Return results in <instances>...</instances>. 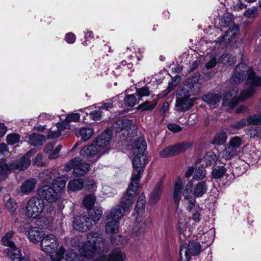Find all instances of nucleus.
Listing matches in <instances>:
<instances>
[{
  "label": "nucleus",
  "mask_w": 261,
  "mask_h": 261,
  "mask_svg": "<svg viewBox=\"0 0 261 261\" xmlns=\"http://www.w3.org/2000/svg\"><path fill=\"white\" fill-rule=\"evenodd\" d=\"M190 146L191 144L187 142L179 143L165 147L160 152V155L163 158H169L186 151Z\"/></svg>",
  "instance_id": "f8f14e48"
},
{
  "label": "nucleus",
  "mask_w": 261,
  "mask_h": 261,
  "mask_svg": "<svg viewBox=\"0 0 261 261\" xmlns=\"http://www.w3.org/2000/svg\"><path fill=\"white\" fill-rule=\"evenodd\" d=\"M73 169V174L75 176H81L86 174L89 170L90 166L88 163L84 162L79 157L70 160L64 167L66 171Z\"/></svg>",
  "instance_id": "6e6552de"
},
{
  "label": "nucleus",
  "mask_w": 261,
  "mask_h": 261,
  "mask_svg": "<svg viewBox=\"0 0 261 261\" xmlns=\"http://www.w3.org/2000/svg\"><path fill=\"white\" fill-rule=\"evenodd\" d=\"M177 83L176 82V80L172 79V81L169 83L167 88L164 91V95L165 96L167 95L171 91L173 90L175 87L177 86Z\"/></svg>",
  "instance_id": "4d7b16f0"
},
{
  "label": "nucleus",
  "mask_w": 261,
  "mask_h": 261,
  "mask_svg": "<svg viewBox=\"0 0 261 261\" xmlns=\"http://www.w3.org/2000/svg\"><path fill=\"white\" fill-rule=\"evenodd\" d=\"M95 201V197L92 194L87 195L83 200V205L87 208H90L93 205Z\"/></svg>",
  "instance_id": "49530a36"
},
{
  "label": "nucleus",
  "mask_w": 261,
  "mask_h": 261,
  "mask_svg": "<svg viewBox=\"0 0 261 261\" xmlns=\"http://www.w3.org/2000/svg\"><path fill=\"white\" fill-rule=\"evenodd\" d=\"M146 146V143L142 138H139L136 142L135 146L132 148V152L135 155L133 161L134 168H144L147 162L145 153Z\"/></svg>",
  "instance_id": "0eeeda50"
},
{
  "label": "nucleus",
  "mask_w": 261,
  "mask_h": 261,
  "mask_svg": "<svg viewBox=\"0 0 261 261\" xmlns=\"http://www.w3.org/2000/svg\"><path fill=\"white\" fill-rule=\"evenodd\" d=\"M88 213L93 221H97L100 219L102 212L100 208L95 207L90 210Z\"/></svg>",
  "instance_id": "79ce46f5"
},
{
  "label": "nucleus",
  "mask_w": 261,
  "mask_h": 261,
  "mask_svg": "<svg viewBox=\"0 0 261 261\" xmlns=\"http://www.w3.org/2000/svg\"><path fill=\"white\" fill-rule=\"evenodd\" d=\"M75 36L72 33H67L65 36L66 41L69 43H73L75 41Z\"/></svg>",
  "instance_id": "774afa93"
},
{
  "label": "nucleus",
  "mask_w": 261,
  "mask_h": 261,
  "mask_svg": "<svg viewBox=\"0 0 261 261\" xmlns=\"http://www.w3.org/2000/svg\"><path fill=\"white\" fill-rule=\"evenodd\" d=\"M221 96L219 93H208L202 97V100L209 105H214L218 102Z\"/></svg>",
  "instance_id": "2f4dec72"
},
{
  "label": "nucleus",
  "mask_w": 261,
  "mask_h": 261,
  "mask_svg": "<svg viewBox=\"0 0 261 261\" xmlns=\"http://www.w3.org/2000/svg\"><path fill=\"white\" fill-rule=\"evenodd\" d=\"M244 63L239 64L231 76L232 85L224 95L222 104L233 108L238 103L252 97L256 89L261 86V77L256 76L251 69L246 70Z\"/></svg>",
  "instance_id": "f257e3e1"
},
{
  "label": "nucleus",
  "mask_w": 261,
  "mask_h": 261,
  "mask_svg": "<svg viewBox=\"0 0 261 261\" xmlns=\"http://www.w3.org/2000/svg\"><path fill=\"white\" fill-rule=\"evenodd\" d=\"M33 164L37 166H43L42 162V156L41 154H38L33 161Z\"/></svg>",
  "instance_id": "69168bd1"
},
{
  "label": "nucleus",
  "mask_w": 261,
  "mask_h": 261,
  "mask_svg": "<svg viewBox=\"0 0 261 261\" xmlns=\"http://www.w3.org/2000/svg\"><path fill=\"white\" fill-rule=\"evenodd\" d=\"M200 244L195 242H189L187 246L183 244L180 247L181 250L187 251V253L191 255H198L200 252Z\"/></svg>",
  "instance_id": "b1692460"
},
{
  "label": "nucleus",
  "mask_w": 261,
  "mask_h": 261,
  "mask_svg": "<svg viewBox=\"0 0 261 261\" xmlns=\"http://www.w3.org/2000/svg\"><path fill=\"white\" fill-rule=\"evenodd\" d=\"M242 143V139L238 136H235L231 138L228 145L237 149V148H239L241 146Z\"/></svg>",
  "instance_id": "5fc2aeb1"
},
{
  "label": "nucleus",
  "mask_w": 261,
  "mask_h": 261,
  "mask_svg": "<svg viewBox=\"0 0 261 261\" xmlns=\"http://www.w3.org/2000/svg\"><path fill=\"white\" fill-rule=\"evenodd\" d=\"M87 241L85 242H80L77 245V248L79 251L81 253V255H78L75 253H74L72 250L68 251L66 255V261H85V259L86 258L88 260H91L92 261V259L90 258L87 257L85 256L82 253L80 252L79 248L80 246L82 245L83 244H87Z\"/></svg>",
  "instance_id": "4be33fe9"
},
{
  "label": "nucleus",
  "mask_w": 261,
  "mask_h": 261,
  "mask_svg": "<svg viewBox=\"0 0 261 261\" xmlns=\"http://www.w3.org/2000/svg\"><path fill=\"white\" fill-rule=\"evenodd\" d=\"M143 171L144 168H134V170L130 178L131 182L129 184L128 186H130L131 185H132L131 188H136V190H138L139 185V180L141 177V175H142Z\"/></svg>",
  "instance_id": "5701e85b"
},
{
  "label": "nucleus",
  "mask_w": 261,
  "mask_h": 261,
  "mask_svg": "<svg viewBox=\"0 0 261 261\" xmlns=\"http://www.w3.org/2000/svg\"><path fill=\"white\" fill-rule=\"evenodd\" d=\"M14 233V231L11 230L5 234L2 239V241L4 245L8 246L9 248L15 246L14 242L12 241Z\"/></svg>",
  "instance_id": "c9c22d12"
},
{
  "label": "nucleus",
  "mask_w": 261,
  "mask_h": 261,
  "mask_svg": "<svg viewBox=\"0 0 261 261\" xmlns=\"http://www.w3.org/2000/svg\"><path fill=\"white\" fill-rule=\"evenodd\" d=\"M204 160L206 165L211 166L216 163L217 160V157L214 152L210 151L206 154Z\"/></svg>",
  "instance_id": "37998d69"
},
{
  "label": "nucleus",
  "mask_w": 261,
  "mask_h": 261,
  "mask_svg": "<svg viewBox=\"0 0 261 261\" xmlns=\"http://www.w3.org/2000/svg\"><path fill=\"white\" fill-rule=\"evenodd\" d=\"M44 200L38 197L30 199L24 208V214L28 218L36 219L43 213L45 208Z\"/></svg>",
  "instance_id": "39448f33"
},
{
  "label": "nucleus",
  "mask_w": 261,
  "mask_h": 261,
  "mask_svg": "<svg viewBox=\"0 0 261 261\" xmlns=\"http://www.w3.org/2000/svg\"><path fill=\"white\" fill-rule=\"evenodd\" d=\"M6 206L10 213L14 214L17 208V204L14 199L9 198L6 202Z\"/></svg>",
  "instance_id": "c03bdc74"
},
{
  "label": "nucleus",
  "mask_w": 261,
  "mask_h": 261,
  "mask_svg": "<svg viewBox=\"0 0 261 261\" xmlns=\"http://www.w3.org/2000/svg\"><path fill=\"white\" fill-rule=\"evenodd\" d=\"M45 141L44 136L34 134L29 136L30 143L34 146L41 145Z\"/></svg>",
  "instance_id": "f704fd0d"
},
{
  "label": "nucleus",
  "mask_w": 261,
  "mask_h": 261,
  "mask_svg": "<svg viewBox=\"0 0 261 261\" xmlns=\"http://www.w3.org/2000/svg\"><path fill=\"white\" fill-rule=\"evenodd\" d=\"M226 171L224 166H217L213 169L212 172L213 176L215 178L222 177Z\"/></svg>",
  "instance_id": "a18cd8bd"
},
{
  "label": "nucleus",
  "mask_w": 261,
  "mask_h": 261,
  "mask_svg": "<svg viewBox=\"0 0 261 261\" xmlns=\"http://www.w3.org/2000/svg\"><path fill=\"white\" fill-rule=\"evenodd\" d=\"M119 128L122 132L123 136H128L132 135L136 126L133 124V121L128 119H123L118 122Z\"/></svg>",
  "instance_id": "6ab92c4d"
},
{
  "label": "nucleus",
  "mask_w": 261,
  "mask_h": 261,
  "mask_svg": "<svg viewBox=\"0 0 261 261\" xmlns=\"http://www.w3.org/2000/svg\"><path fill=\"white\" fill-rule=\"evenodd\" d=\"M37 181L35 178H29L25 180L21 185L20 190L25 195L31 194L35 189Z\"/></svg>",
  "instance_id": "412c9836"
},
{
  "label": "nucleus",
  "mask_w": 261,
  "mask_h": 261,
  "mask_svg": "<svg viewBox=\"0 0 261 261\" xmlns=\"http://www.w3.org/2000/svg\"><path fill=\"white\" fill-rule=\"evenodd\" d=\"M261 132V128L259 126H250L248 130L247 134L252 138H257Z\"/></svg>",
  "instance_id": "09e8293b"
},
{
  "label": "nucleus",
  "mask_w": 261,
  "mask_h": 261,
  "mask_svg": "<svg viewBox=\"0 0 261 261\" xmlns=\"http://www.w3.org/2000/svg\"><path fill=\"white\" fill-rule=\"evenodd\" d=\"M93 135V130L89 127H83L80 129L77 137H81L83 141L88 140Z\"/></svg>",
  "instance_id": "e433bc0d"
},
{
  "label": "nucleus",
  "mask_w": 261,
  "mask_h": 261,
  "mask_svg": "<svg viewBox=\"0 0 261 261\" xmlns=\"http://www.w3.org/2000/svg\"><path fill=\"white\" fill-rule=\"evenodd\" d=\"M80 118V115L79 113H71L67 115L66 121L67 122L78 121Z\"/></svg>",
  "instance_id": "13d9d810"
},
{
  "label": "nucleus",
  "mask_w": 261,
  "mask_h": 261,
  "mask_svg": "<svg viewBox=\"0 0 261 261\" xmlns=\"http://www.w3.org/2000/svg\"><path fill=\"white\" fill-rule=\"evenodd\" d=\"M105 240L97 232L87 234V243L80 246V251L85 256L92 259V261H123L125 253L120 248L114 249L109 257L103 254Z\"/></svg>",
  "instance_id": "f03ea898"
},
{
  "label": "nucleus",
  "mask_w": 261,
  "mask_h": 261,
  "mask_svg": "<svg viewBox=\"0 0 261 261\" xmlns=\"http://www.w3.org/2000/svg\"><path fill=\"white\" fill-rule=\"evenodd\" d=\"M40 246L43 251L49 254L51 258L55 257L57 261H60L63 258L65 249L60 247L57 250L58 243L57 239L54 234H46L42 240Z\"/></svg>",
  "instance_id": "20e7f679"
},
{
  "label": "nucleus",
  "mask_w": 261,
  "mask_h": 261,
  "mask_svg": "<svg viewBox=\"0 0 261 261\" xmlns=\"http://www.w3.org/2000/svg\"><path fill=\"white\" fill-rule=\"evenodd\" d=\"M111 139V131L109 130H105L101 135L97 137L96 144L94 145L97 146L98 150H102L103 154H105L109 150L107 146Z\"/></svg>",
  "instance_id": "2eb2a0df"
},
{
  "label": "nucleus",
  "mask_w": 261,
  "mask_h": 261,
  "mask_svg": "<svg viewBox=\"0 0 261 261\" xmlns=\"http://www.w3.org/2000/svg\"><path fill=\"white\" fill-rule=\"evenodd\" d=\"M199 91V84H188L177 91L176 95L175 110L178 112H184L189 110L193 106L195 98L192 96Z\"/></svg>",
  "instance_id": "7ed1b4c3"
},
{
  "label": "nucleus",
  "mask_w": 261,
  "mask_h": 261,
  "mask_svg": "<svg viewBox=\"0 0 261 261\" xmlns=\"http://www.w3.org/2000/svg\"><path fill=\"white\" fill-rule=\"evenodd\" d=\"M207 186L204 181L198 182L195 186L193 190V194L196 197H200L206 193Z\"/></svg>",
  "instance_id": "7c9ffc66"
},
{
  "label": "nucleus",
  "mask_w": 261,
  "mask_h": 261,
  "mask_svg": "<svg viewBox=\"0 0 261 261\" xmlns=\"http://www.w3.org/2000/svg\"><path fill=\"white\" fill-rule=\"evenodd\" d=\"M227 140V136L226 133L223 131H221L216 134L214 139L212 141V143L216 145H222L224 144Z\"/></svg>",
  "instance_id": "58836bf2"
},
{
  "label": "nucleus",
  "mask_w": 261,
  "mask_h": 261,
  "mask_svg": "<svg viewBox=\"0 0 261 261\" xmlns=\"http://www.w3.org/2000/svg\"><path fill=\"white\" fill-rule=\"evenodd\" d=\"M176 213L178 218V228L179 239L182 242L186 241L191 235V232L188 227L190 218L185 215L180 210L177 208Z\"/></svg>",
  "instance_id": "9d476101"
},
{
  "label": "nucleus",
  "mask_w": 261,
  "mask_h": 261,
  "mask_svg": "<svg viewBox=\"0 0 261 261\" xmlns=\"http://www.w3.org/2000/svg\"><path fill=\"white\" fill-rule=\"evenodd\" d=\"M144 203L142 202L137 201L135 210L138 215L140 212L143 210ZM151 223V220L148 217H142L137 216L134 226L132 229V234L134 236H138L144 234L146 229L150 225Z\"/></svg>",
  "instance_id": "423d86ee"
},
{
  "label": "nucleus",
  "mask_w": 261,
  "mask_h": 261,
  "mask_svg": "<svg viewBox=\"0 0 261 261\" xmlns=\"http://www.w3.org/2000/svg\"><path fill=\"white\" fill-rule=\"evenodd\" d=\"M141 100L139 96L135 93L126 95L124 99V102L126 106L133 107L138 104Z\"/></svg>",
  "instance_id": "473e14b6"
},
{
  "label": "nucleus",
  "mask_w": 261,
  "mask_h": 261,
  "mask_svg": "<svg viewBox=\"0 0 261 261\" xmlns=\"http://www.w3.org/2000/svg\"><path fill=\"white\" fill-rule=\"evenodd\" d=\"M180 260L179 261H190V255L187 253V251H183L180 249L179 251Z\"/></svg>",
  "instance_id": "680f3d73"
},
{
  "label": "nucleus",
  "mask_w": 261,
  "mask_h": 261,
  "mask_svg": "<svg viewBox=\"0 0 261 261\" xmlns=\"http://www.w3.org/2000/svg\"><path fill=\"white\" fill-rule=\"evenodd\" d=\"M257 8L253 7L247 9L244 13V15L248 18L252 17L256 14Z\"/></svg>",
  "instance_id": "052dcab7"
},
{
  "label": "nucleus",
  "mask_w": 261,
  "mask_h": 261,
  "mask_svg": "<svg viewBox=\"0 0 261 261\" xmlns=\"http://www.w3.org/2000/svg\"><path fill=\"white\" fill-rule=\"evenodd\" d=\"M4 252L11 259V261L30 260L28 257H21V251L16 246L5 249Z\"/></svg>",
  "instance_id": "f3484780"
},
{
  "label": "nucleus",
  "mask_w": 261,
  "mask_h": 261,
  "mask_svg": "<svg viewBox=\"0 0 261 261\" xmlns=\"http://www.w3.org/2000/svg\"><path fill=\"white\" fill-rule=\"evenodd\" d=\"M206 175V171L204 167H199L194 172L193 178L199 180L203 179Z\"/></svg>",
  "instance_id": "de8ad7c7"
},
{
  "label": "nucleus",
  "mask_w": 261,
  "mask_h": 261,
  "mask_svg": "<svg viewBox=\"0 0 261 261\" xmlns=\"http://www.w3.org/2000/svg\"><path fill=\"white\" fill-rule=\"evenodd\" d=\"M84 186V180L82 178L73 179L69 181L67 189L70 191L75 192L81 190Z\"/></svg>",
  "instance_id": "cd10ccee"
},
{
  "label": "nucleus",
  "mask_w": 261,
  "mask_h": 261,
  "mask_svg": "<svg viewBox=\"0 0 261 261\" xmlns=\"http://www.w3.org/2000/svg\"><path fill=\"white\" fill-rule=\"evenodd\" d=\"M80 155L89 162H96L103 154V151L98 150L94 144H89L84 146L80 151Z\"/></svg>",
  "instance_id": "9b49d317"
},
{
  "label": "nucleus",
  "mask_w": 261,
  "mask_h": 261,
  "mask_svg": "<svg viewBox=\"0 0 261 261\" xmlns=\"http://www.w3.org/2000/svg\"><path fill=\"white\" fill-rule=\"evenodd\" d=\"M221 154L222 158L228 160L237 155V151L236 149L228 145L227 147L221 152Z\"/></svg>",
  "instance_id": "4c0bfd02"
},
{
  "label": "nucleus",
  "mask_w": 261,
  "mask_h": 261,
  "mask_svg": "<svg viewBox=\"0 0 261 261\" xmlns=\"http://www.w3.org/2000/svg\"><path fill=\"white\" fill-rule=\"evenodd\" d=\"M149 101H146L138 107V109H141L142 111H150L153 109L156 106V102H154L151 105Z\"/></svg>",
  "instance_id": "3c124183"
},
{
  "label": "nucleus",
  "mask_w": 261,
  "mask_h": 261,
  "mask_svg": "<svg viewBox=\"0 0 261 261\" xmlns=\"http://www.w3.org/2000/svg\"><path fill=\"white\" fill-rule=\"evenodd\" d=\"M56 176L54 173L48 170L42 173L41 177L44 182L50 183L55 179Z\"/></svg>",
  "instance_id": "8fccbe9b"
},
{
  "label": "nucleus",
  "mask_w": 261,
  "mask_h": 261,
  "mask_svg": "<svg viewBox=\"0 0 261 261\" xmlns=\"http://www.w3.org/2000/svg\"><path fill=\"white\" fill-rule=\"evenodd\" d=\"M37 194L39 198L50 203L55 202L58 199L57 191L49 185H44L39 188L38 190Z\"/></svg>",
  "instance_id": "ddd939ff"
},
{
  "label": "nucleus",
  "mask_w": 261,
  "mask_h": 261,
  "mask_svg": "<svg viewBox=\"0 0 261 261\" xmlns=\"http://www.w3.org/2000/svg\"><path fill=\"white\" fill-rule=\"evenodd\" d=\"M85 187L88 190H95L96 188V182L93 179H89L86 182Z\"/></svg>",
  "instance_id": "e2e57ef3"
},
{
  "label": "nucleus",
  "mask_w": 261,
  "mask_h": 261,
  "mask_svg": "<svg viewBox=\"0 0 261 261\" xmlns=\"http://www.w3.org/2000/svg\"><path fill=\"white\" fill-rule=\"evenodd\" d=\"M118 230V221H110L106 225V231L108 233H116Z\"/></svg>",
  "instance_id": "ea45409f"
},
{
  "label": "nucleus",
  "mask_w": 261,
  "mask_h": 261,
  "mask_svg": "<svg viewBox=\"0 0 261 261\" xmlns=\"http://www.w3.org/2000/svg\"><path fill=\"white\" fill-rule=\"evenodd\" d=\"M29 162L27 161L23 165H20L18 161L7 164L5 160H0V180H5L12 170L19 171L26 169L28 167Z\"/></svg>",
  "instance_id": "1a4fd4ad"
},
{
  "label": "nucleus",
  "mask_w": 261,
  "mask_h": 261,
  "mask_svg": "<svg viewBox=\"0 0 261 261\" xmlns=\"http://www.w3.org/2000/svg\"><path fill=\"white\" fill-rule=\"evenodd\" d=\"M239 31V28L238 25L237 24H233L225 32V35L223 36L222 41L230 42L235 37Z\"/></svg>",
  "instance_id": "c756f323"
},
{
  "label": "nucleus",
  "mask_w": 261,
  "mask_h": 261,
  "mask_svg": "<svg viewBox=\"0 0 261 261\" xmlns=\"http://www.w3.org/2000/svg\"><path fill=\"white\" fill-rule=\"evenodd\" d=\"M162 187L163 182L161 181H159L155 186L150 197L149 201L151 204H155L159 200L162 193Z\"/></svg>",
  "instance_id": "bb28decb"
},
{
  "label": "nucleus",
  "mask_w": 261,
  "mask_h": 261,
  "mask_svg": "<svg viewBox=\"0 0 261 261\" xmlns=\"http://www.w3.org/2000/svg\"><path fill=\"white\" fill-rule=\"evenodd\" d=\"M182 182L180 178H178L173 188V199L174 202L177 206H178L179 201L181 197V190L182 189Z\"/></svg>",
  "instance_id": "a878e982"
},
{
  "label": "nucleus",
  "mask_w": 261,
  "mask_h": 261,
  "mask_svg": "<svg viewBox=\"0 0 261 261\" xmlns=\"http://www.w3.org/2000/svg\"><path fill=\"white\" fill-rule=\"evenodd\" d=\"M195 200H190V205L188 207L189 211H192V219L195 222L199 223L202 218V209L199 207H195L193 209V206H194Z\"/></svg>",
  "instance_id": "c85d7f7f"
},
{
  "label": "nucleus",
  "mask_w": 261,
  "mask_h": 261,
  "mask_svg": "<svg viewBox=\"0 0 261 261\" xmlns=\"http://www.w3.org/2000/svg\"><path fill=\"white\" fill-rule=\"evenodd\" d=\"M126 211L120 205H116L112 208L109 215L106 216L107 220L112 219L118 221L122 218Z\"/></svg>",
  "instance_id": "aec40b11"
},
{
  "label": "nucleus",
  "mask_w": 261,
  "mask_h": 261,
  "mask_svg": "<svg viewBox=\"0 0 261 261\" xmlns=\"http://www.w3.org/2000/svg\"><path fill=\"white\" fill-rule=\"evenodd\" d=\"M65 178L64 177H60L55 179L53 181V188L55 191H57V193L61 192L65 187L66 185Z\"/></svg>",
  "instance_id": "72a5a7b5"
},
{
  "label": "nucleus",
  "mask_w": 261,
  "mask_h": 261,
  "mask_svg": "<svg viewBox=\"0 0 261 261\" xmlns=\"http://www.w3.org/2000/svg\"><path fill=\"white\" fill-rule=\"evenodd\" d=\"M55 144L50 143L46 146L44 149V152L47 154L49 159H54L59 156V153L62 148V145H58L54 149Z\"/></svg>",
  "instance_id": "393cba45"
},
{
  "label": "nucleus",
  "mask_w": 261,
  "mask_h": 261,
  "mask_svg": "<svg viewBox=\"0 0 261 261\" xmlns=\"http://www.w3.org/2000/svg\"><path fill=\"white\" fill-rule=\"evenodd\" d=\"M28 237L29 240L35 244L41 242L43 238L46 236L44 231L37 227H33L29 230Z\"/></svg>",
  "instance_id": "a211bd4d"
},
{
  "label": "nucleus",
  "mask_w": 261,
  "mask_h": 261,
  "mask_svg": "<svg viewBox=\"0 0 261 261\" xmlns=\"http://www.w3.org/2000/svg\"><path fill=\"white\" fill-rule=\"evenodd\" d=\"M73 225L74 228L79 231H86L92 225L91 220L87 216H77L75 217Z\"/></svg>",
  "instance_id": "4468645a"
},
{
  "label": "nucleus",
  "mask_w": 261,
  "mask_h": 261,
  "mask_svg": "<svg viewBox=\"0 0 261 261\" xmlns=\"http://www.w3.org/2000/svg\"><path fill=\"white\" fill-rule=\"evenodd\" d=\"M20 137L16 134L8 135L7 137V142L9 144L13 145L19 141Z\"/></svg>",
  "instance_id": "6e6d98bb"
},
{
  "label": "nucleus",
  "mask_w": 261,
  "mask_h": 261,
  "mask_svg": "<svg viewBox=\"0 0 261 261\" xmlns=\"http://www.w3.org/2000/svg\"><path fill=\"white\" fill-rule=\"evenodd\" d=\"M90 115L93 120H98L101 118V111L100 110H98L97 111L91 112L90 113Z\"/></svg>",
  "instance_id": "338daca9"
},
{
  "label": "nucleus",
  "mask_w": 261,
  "mask_h": 261,
  "mask_svg": "<svg viewBox=\"0 0 261 261\" xmlns=\"http://www.w3.org/2000/svg\"><path fill=\"white\" fill-rule=\"evenodd\" d=\"M246 121L248 124L254 126L261 125V114L251 115L247 117Z\"/></svg>",
  "instance_id": "a19ab883"
},
{
  "label": "nucleus",
  "mask_w": 261,
  "mask_h": 261,
  "mask_svg": "<svg viewBox=\"0 0 261 261\" xmlns=\"http://www.w3.org/2000/svg\"><path fill=\"white\" fill-rule=\"evenodd\" d=\"M136 93L139 96V99L141 100L143 97L149 96L150 94V91L148 87H143L138 89Z\"/></svg>",
  "instance_id": "603ef678"
},
{
  "label": "nucleus",
  "mask_w": 261,
  "mask_h": 261,
  "mask_svg": "<svg viewBox=\"0 0 261 261\" xmlns=\"http://www.w3.org/2000/svg\"><path fill=\"white\" fill-rule=\"evenodd\" d=\"M36 152V150L35 149H32L28 152L22 158H20L19 161H18V163L20 164V165H23L25 161H28L29 165L28 167L30 165L31 160L30 156L32 154H34Z\"/></svg>",
  "instance_id": "864d4df0"
},
{
  "label": "nucleus",
  "mask_w": 261,
  "mask_h": 261,
  "mask_svg": "<svg viewBox=\"0 0 261 261\" xmlns=\"http://www.w3.org/2000/svg\"><path fill=\"white\" fill-rule=\"evenodd\" d=\"M132 186V185L128 186L126 194L123 196L120 202V205L126 211L132 206L133 198L137 194L138 190H136V188H131Z\"/></svg>",
  "instance_id": "dca6fc26"
},
{
  "label": "nucleus",
  "mask_w": 261,
  "mask_h": 261,
  "mask_svg": "<svg viewBox=\"0 0 261 261\" xmlns=\"http://www.w3.org/2000/svg\"><path fill=\"white\" fill-rule=\"evenodd\" d=\"M168 128L171 132L173 133H178L181 130V127L175 124H169L167 126Z\"/></svg>",
  "instance_id": "0e129e2a"
},
{
  "label": "nucleus",
  "mask_w": 261,
  "mask_h": 261,
  "mask_svg": "<svg viewBox=\"0 0 261 261\" xmlns=\"http://www.w3.org/2000/svg\"><path fill=\"white\" fill-rule=\"evenodd\" d=\"M246 120H245V119H242L238 121V122H237L236 123L231 124L230 127H232V128L239 129L244 127L246 125Z\"/></svg>",
  "instance_id": "bf43d9fd"
}]
</instances>
